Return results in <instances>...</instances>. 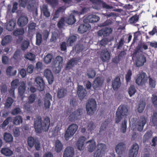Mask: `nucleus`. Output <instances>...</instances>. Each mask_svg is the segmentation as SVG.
<instances>
[{
    "instance_id": "nucleus-2",
    "label": "nucleus",
    "mask_w": 157,
    "mask_h": 157,
    "mask_svg": "<svg viewBox=\"0 0 157 157\" xmlns=\"http://www.w3.org/2000/svg\"><path fill=\"white\" fill-rule=\"evenodd\" d=\"M62 57L58 56L53 60L52 63V69L56 73H59L62 67L63 63Z\"/></svg>"
},
{
    "instance_id": "nucleus-48",
    "label": "nucleus",
    "mask_w": 157,
    "mask_h": 157,
    "mask_svg": "<svg viewBox=\"0 0 157 157\" xmlns=\"http://www.w3.org/2000/svg\"><path fill=\"white\" fill-rule=\"evenodd\" d=\"M152 121L155 128H157V111L154 112L152 117Z\"/></svg>"
},
{
    "instance_id": "nucleus-45",
    "label": "nucleus",
    "mask_w": 157,
    "mask_h": 157,
    "mask_svg": "<svg viewBox=\"0 0 157 157\" xmlns=\"http://www.w3.org/2000/svg\"><path fill=\"white\" fill-rule=\"evenodd\" d=\"M145 106V103L144 101H140L139 103L138 108V111L140 113L143 112Z\"/></svg>"
},
{
    "instance_id": "nucleus-39",
    "label": "nucleus",
    "mask_w": 157,
    "mask_h": 157,
    "mask_svg": "<svg viewBox=\"0 0 157 157\" xmlns=\"http://www.w3.org/2000/svg\"><path fill=\"white\" fill-rule=\"evenodd\" d=\"M15 23L13 20H10L6 25V29L9 31H12L15 28Z\"/></svg>"
},
{
    "instance_id": "nucleus-43",
    "label": "nucleus",
    "mask_w": 157,
    "mask_h": 157,
    "mask_svg": "<svg viewBox=\"0 0 157 157\" xmlns=\"http://www.w3.org/2000/svg\"><path fill=\"white\" fill-rule=\"evenodd\" d=\"M45 1L52 8L55 7L58 4V0H46Z\"/></svg>"
},
{
    "instance_id": "nucleus-13",
    "label": "nucleus",
    "mask_w": 157,
    "mask_h": 157,
    "mask_svg": "<svg viewBox=\"0 0 157 157\" xmlns=\"http://www.w3.org/2000/svg\"><path fill=\"white\" fill-rule=\"evenodd\" d=\"M138 149L139 146L137 144H133L129 151V157H136L138 153Z\"/></svg>"
},
{
    "instance_id": "nucleus-24",
    "label": "nucleus",
    "mask_w": 157,
    "mask_h": 157,
    "mask_svg": "<svg viewBox=\"0 0 157 157\" xmlns=\"http://www.w3.org/2000/svg\"><path fill=\"white\" fill-rule=\"evenodd\" d=\"M66 8L67 7L65 6H62L59 7L58 9L56 11L52 18V20L55 21L56 18L59 17L60 13L64 12Z\"/></svg>"
},
{
    "instance_id": "nucleus-58",
    "label": "nucleus",
    "mask_w": 157,
    "mask_h": 157,
    "mask_svg": "<svg viewBox=\"0 0 157 157\" xmlns=\"http://www.w3.org/2000/svg\"><path fill=\"white\" fill-rule=\"evenodd\" d=\"M34 140L32 137H30L28 138V143L30 147H32L34 144Z\"/></svg>"
},
{
    "instance_id": "nucleus-54",
    "label": "nucleus",
    "mask_w": 157,
    "mask_h": 157,
    "mask_svg": "<svg viewBox=\"0 0 157 157\" xmlns=\"http://www.w3.org/2000/svg\"><path fill=\"white\" fill-rule=\"evenodd\" d=\"M139 17L137 15H134L131 17L129 19V22L131 23H134L138 20Z\"/></svg>"
},
{
    "instance_id": "nucleus-47",
    "label": "nucleus",
    "mask_w": 157,
    "mask_h": 157,
    "mask_svg": "<svg viewBox=\"0 0 157 157\" xmlns=\"http://www.w3.org/2000/svg\"><path fill=\"white\" fill-rule=\"evenodd\" d=\"M25 33L24 30L23 28L18 29L14 31L13 35L16 36L22 35Z\"/></svg>"
},
{
    "instance_id": "nucleus-12",
    "label": "nucleus",
    "mask_w": 157,
    "mask_h": 157,
    "mask_svg": "<svg viewBox=\"0 0 157 157\" xmlns=\"http://www.w3.org/2000/svg\"><path fill=\"white\" fill-rule=\"evenodd\" d=\"M35 82L36 84L37 89L40 91H42L44 86V83L42 78L40 77H37L35 78Z\"/></svg>"
},
{
    "instance_id": "nucleus-23",
    "label": "nucleus",
    "mask_w": 157,
    "mask_h": 157,
    "mask_svg": "<svg viewBox=\"0 0 157 157\" xmlns=\"http://www.w3.org/2000/svg\"><path fill=\"white\" fill-rule=\"evenodd\" d=\"M86 140L85 137L83 136L80 137L78 141L77 146L80 151L83 150L85 148L84 143Z\"/></svg>"
},
{
    "instance_id": "nucleus-62",
    "label": "nucleus",
    "mask_w": 157,
    "mask_h": 157,
    "mask_svg": "<svg viewBox=\"0 0 157 157\" xmlns=\"http://www.w3.org/2000/svg\"><path fill=\"white\" fill-rule=\"evenodd\" d=\"M132 33H129L125 34L122 37L121 39H131L132 37Z\"/></svg>"
},
{
    "instance_id": "nucleus-10",
    "label": "nucleus",
    "mask_w": 157,
    "mask_h": 157,
    "mask_svg": "<svg viewBox=\"0 0 157 157\" xmlns=\"http://www.w3.org/2000/svg\"><path fill=\"white\" fill-rule=\"evenodd\" d=\"M112 32V29L111 28L105 27L99 30L98 32V35L99 36L105 37L109 35Z\"/></svg>"
},
{
    "instance_id": "nucleus-50",
    "label": "nucleus",
    "mask_w": 157,
    "mask_h": 157,
    "mask_svg": "<svg viewBox=\"0 0 157 157\" xmlns=\"http://www.w3.org/2000/svg\"><path fill=\"white\" fill-rule=\"evenodd\" d=\"M52 59V55L49 54L45 57L44 61L46 63L48 64L51 62Z\"/></svg>"
},
{
    "instance_id": "nucleus-37",
    "label": "nucleus",
    "mask_w": 157,
    "mask_h": 157,
    "mask_svg": "<svg viewBox=\"0 0 157 157\" xmlns=\"http://www.w3.org/2000/svg\"><path fill=\"white\" fill-rule=\"evenodd\" d=\"M25 91V84L24 82L21 83V85L18 88V93L19 95L22 96Z\"/></svg>"
},
{
    "instance_id": "nucleus-20",
    "label": "nucleus",
    "mask_w": 157,
    "mask_h": 157,
    "mask_svg": "<svg viewBox=\"0 0 157 157\" xmlns=\"http://www.w3.org/2000/svg\"><path fill=\"white\" fill-rule=\"evenodd\" d=\"M74 154V149L71 147H68L64 151L63 157H73Z\"/></svg>"
},
{
    "instance_id": "nucleus-63",
    "label": "nucleus",
    "mask_w": 157,
    "mask_h": 157,
    "mask_svg": "<svg viewBox=\"0 0 157 157\" xmlns=\"http://www.w3.org/2000/svg\"><path fill=\"white\" fill-rule=\"evenodd\" d=\"M12 121V118L11 117H8L3 122L2 126L5 127L6 126L9 122Z\"/></svg>"
},
{
    "instance_id": "nucleus-33",
    "label": "nucleus",
    "mask_w": 157,
    "mask_h": 157,
    "mask_svg": "<svg viewBox=\"0 0 157 157\" xmlns=\"http://www.w3.org/2000/svg\"><path fill=\"white\" fill-rule=\"evenodd\" d=\"M121 85L120 78L117 77L114 79L112 82V86L114 90H117L119 88Z\"/></svg>"
},
{
    "instance_id": "nucleus-27",
    "label": "nucleus",
    "mask_w": 157,
    "mask_h": 157,
    "mask_svg": "<svg viewBox=\"0 0 157 157\" xmlns=\"http://www.w3.org/2000/svg\"><path fill=\"white\" fill-rule=\"evenodd\" d=\"M125 146L123 143H119L115 148L116 152L119 154H122L125 150Z\"/></svg>"
},
{
    "instance_id": "nucleus-49",
    "label": "nucleus",
    "mask_w": 157,
    "mask_h": 157,
    "mask_svg": "<svg viewBox=\"0 0 157 157\" xmlns=\"http://www.w3.org/2000/svg\"><path fill=\"white\" fill-rule=\"evenodd\" d=\"M26 59L29 60L30 61H33L35 58V55L31 53H29L25 55V56Z\"/></svg>"
},
{
    "instance_id": "nucleus-6",
    "label": "nucleus",
    "mask_w": 157,
    "mask_h": 157,
    "mask_svg": "<svg viewBox=\"0 0 157 157\" xmlns=\"http://www.w3.org/2000/svg\"><path fill=\"white\" fill-rule=\"evenodd\" d=\"M97 151L94 153V157H102L106 151V147L104 144L99 143L97 144Z\"/></svg>"
},
{
    "instance_id": "nucleus-5",
    "label": "nucleus",
    "mask_w": 157,
    "mask_h": 157,
    "mask_svg": "<svg viewBox=\"0 0 157 157\" xmlns=\"http://www.w3.org/2000/svg\"><path fill=\"white\" fill-rule=\"evenodd\" d=\"M96 102L93 99H89L86 104V109L87 113L89 115L94 113L96 110Z\"/></svg>"
},
{
    "instance_id": "nucleus-18",
    "label": "nucleus",
    "mask_w": 157,
    "mask_h": 157,
    "mask_svg": "<svg viewBox=\"0 0 157 157\" xmlns=\"http://www.w3.org/2000/svg\"><path fill=\"white\" fill-rule=\"evenodd\" d=\"M64 18L66 22L69 25H73L76 21L75 15L73 13H71L69 15L64 17Z\"/></svg>"
},
{
    "instance_id": "nucleus-29",
    "label": "nucleus",
    "mask_w": 157,
    "mask_h": 157,
    "mask_svg": "<svg viewBox=\"0 0 157 157\" xmlns=\"http://www.w3.org/2000/svg\"><path fill=\"white\" fill-rule=\"evenodd\" d=\"M41 13L43 14L46 17H48L50 16V13L48 9V6L47 5L43 4L40 7Z\"/></svg>"
},
{
    "instance_id": "nucleus-34",
    "label": "nucleus",
    "mask_w": 157,
    "mask_h": 157,
    "mask_svg": "<svg viewBox=\"0 0 157 157\" xmlns=\"http://www.w3.org/2000/svg\"><path fill=\"white\" fill-rule=\"evenodd\" d=\"M79 59H72L68 62L67 64L66 69H71L75 65H76L78 62Z\"/></svg>"
},
{
    "instance_id": "nucleus-42",
    "label": "nucleus",
    "mask_w": 157,
    "mask_h": 157,
    "mask_svg": "<svg viewBox=\"0 0 157 157\" xmlns=\"http://www.w3.org/2000/svg\"><path fill=\"white\" fill-rule=\"evenodd\" d=\"M87 75L89 78H93L96 75L95 71L92 69H90L87 71Z\"/></svg>"
},
{
    "instance_id": "nucleus-44",
    "label": "nucleus",
    "mask_w": 157,
    "mask_h": 157,
    "mask_svg": "<svg viewBox=\"0 0 157 157\" xmlns=\"http://www.w3.org/2000/svg\"><path fill=\"white\" fill-rule=\"evenodd\" d=\"M13 102V100L11 98L9 97L6 100L5 105V108H10Z\"/></svg>"
},
{
    "instance_id": "nucleus-15",
    "label": "nucleus",
    "mask_w": 157,
    "mask_h": 157,
    "mask_svg": "<svg viewBox=\"0 0 157 157\" xmlns=\"http://www.w3.org/2000/svg\"><path fill=\"white\" fill-rule=\"evenodd\" d=\"M100 20L99 17L96 15L91 14L88 16L83 21L85 22L94 23Z\"/></svg>"
},
{
    "instance_id": "nucleus-14",
    "label": "nucleus",
    "mask_w": 157,
    "mask_h": 157,
    "mask_svg": "<svg viewBox=\"0 0 157 157\" xmlns=\"http://www.w3.org/2000/svg\"><path fill=\"white\" fill-rule=\"evenodd\" d=\"M86 89L82 86H78L77 93L78 97L81 100L83 99L86 96Z\"/></svg>"
},
{
    "instance_id": "nucleus-59",
    "label": "nucleus",
    "mask_w": 157,
    "mask_h": 157,
    "mask_svg": "<svg viewBox=\"0 0 157 157\" xmlns=\"http://www.w3.org/2000/svg\"><path fill=\"white\" fill-rule=\"evenodd\" d=\"M19 6L25 8L28 2V0H19Z\"/></svg>"
},
{
    "instance_id": "nucleus-30",
    "label": "nucleus",
    "mask_w": 157,
    "mask_h": 157,
    "mask_svg": "<svg viewBox=\"0 0 157 157\" xmlns=\"http://www.w3.org/2000/svg\"><path fill=\"white\" fill-rule=\"evenodd\" d=\"M55 149L57 152H60L63 148V145L61 142L58 140L56 141L54 144Z\"/></svg>"
},
{
    "instance_id": "nucleus-31",
    "label": "nucleus",
    "mask_w": 157,
    "mask_h": 157,
    "mask_svg": "<svg viewBox=\"0 0 157 157\" xmlns=\"http://www.w3.org/2000/svg\"><path fill=\"white\" fill-rule=\"evenodd\" d=\"M93 4V8L97 10H100L102 8V2L97 0H91Z\"/></svg>"
},
{
    "instance_id": "nucleus-61",
    "label": "nucleus",
    "mask_w": 157,
    "mask_h": 157,
    "mask_svg": "<svg viewBox=\"0 0 157 157\" xmlns=\"http://www.w3.org/2000/svg\"><path fill=\"white\" fill-rule=\"evenodd\" d=\"M34 67L31 64L28 65L27 66V71L28 73L31 74L33 72Z\"/></svg>"
},
{
    "instance_id": "nucleus-36",
    "label": "nucleus",
    "mask_w": 157,
    "mask_h": 157,
    "mask_svg": "<svg viewBox=\"0 0 157 157\" xmlns=\"http://www.w3.org/2000/svg\"><path fill=\"white\" fill-rule=\"evenodd\" d=\"M6 75L9 76H13L15 75L17 73V71L14 69L13 67L10 66L8 67L6 70Z\"/></svg>"
},
{
    "instance_id": "nucleus-4",
    "label": "nucleus",
    "mask_w": 157,
    "mask_h": 157,
    "mask_svg": "<svg viewBox=\"0 0 157 157\" xmlns=\"http://www.w3.org/2000/svg\"><path fill=\"white\" fill-rule=\"evenodd\" d=\"M78 128V126L75 124H72L69 126L64 135L65 139L68 140L75 133Z\"/></svg>"
},
{
    "instance_id": "nucleus-28",
    "label": "nucleus",
    "mask_w": 157,
    "mask_h": 157,
    "mask_svg": "<svg viewBox=\"0 0 157 157\" xmlns=\"http://www.w3.org/2000/svg\"><path fill=\"white\" fill-rule=\"evenodd\" d=\"M67 90L63 88L59 89L57 90V96L59 98H61L65 97L67 94Z\"/></svg>"
},
{
    "instance_id": "nucleus-41",
    "label": "nucleus",
    "mask_w": 157,
    "mask_h": 157,
    "mask_svg": "<svg viewBox=\"0 0 157 157\" xmlns=\"http://www.w3.org/2000/svg\"><path fill=\"white\" fill-rule=\"evenodd\" d=\"M22 119L20 116H17L13 118V122L16 125H18L22 123Z\"/></svg>"
},
{
    "instance_id": "nucleus-32",
    "label": "nucleus",
    "mask_w": 157,
    "mask_h": 157,
    "mask_svg": "<svg viewBox=\"0 0 157 157\" xmlns=\"http://www.w3.org/2000/svg\"><path fill=\"white\" fill-rule=\"evenodd\" d=\"M52 100V97L49 93H47L45 98L44 106L47 109L49 108L50 105V101Z\"/></svg>"
},
{
    "instance_id": "nucleus-60",
    "label": "nucleus",
    "mask_w": 157,
    "mask_h": 157,
    "mask_svg": "<svg viewBox=\"0 0 157 157\" xmlns=\"http://www.w3.org/2000/svg\"><path fill=\"white\" fill-rule=\"evenodd\" d=\"M19 83V81L18 79H15L14 80L11 82V85L12 88L13 89L16 88Z\"/></svg>"
},
{
    "instance_id": "nucleus-35",
    "label": "nucleus",
    "mask_w": 157,
    "mask_h": 157,
    "mask_svg": "<svg viewBox=\"0 0 157 157\" xmlns=\"http://www.w3.org/2000/svg\"><path fill=\"white\" fill-rule=\"evenodd\" d=\"M4 140L5 142L7 143L12 142L13 141V137L10 133L5 132L3 135Z\"/></svg>"
},
{
    "instance_id": "nucleus-9",
    "label": "nucleus",
    "mask_w": 157,
    "mask_h": 157,
    "mask_svg": "<svg viewBox=\"0 0 157 157\" xmlns=\"http://www.w3.org/2000/svg\"><path fill=\"white\" fill-rule=\"evenodd\" d=\"M136 65L138 67L143 66L146 61L145 57L141 54L138 55L137 53H136Z\"/></svg>"
},
{
    "instance_id": "nucleus-64",
    "label": "nucleus",
    "mask_w": 157,
    "mask_h": 157,
    "mask_svg": "<svg viewBox=\"0 0 157 157\" xmlns=\"http://www.w3.org/2000/svg\"><path fill=\"white\" fill-rule=\"evenodd\" d=\"M157 27L155 26L153 29L151 31L149 32V34L151 36L153 35L156 33V35H157Z\"/></svg>"
},
{
    "instance_id": "nucleus-40",
    "label": "nucleus",
    "mask_w": 157,
    "mask_h": 157,
    "mask_svg": "<svg viewBox=\"0 0 157 157\" xmlns=\"http://www.w3.org/2000/svg\"><path fill=\"white\" fill-rule=\"evenodd\" d=\"M36 26V24L34 22L30 23L29 25L28 28V34H32V33L35 29V27Z\"/></svg>"
},
{
    "instance_id": "nucleus-38",
    "label": "nucleus",
    "mask_w": 157,
    "mask_h": 157,
    "mask_svg": "<svg viewBox=\"0 0 157 157\" xmlns=\"http://www.w3.org/2000/svg\"><path fill=\"white\" fill-rule=\"evenodd\" d=\"M1 151L2 154L7 156H10L13 154V151L7 148H2Z\"/></svg>"
},
{
    "instance_id": "nucleus-21",
    "label": "nucleus",
    "mask_w": 157,
    "mask_h": 157,
    "mask_svg": "<svg viewBox=\"0 0 157 157\" xmlns=\"http://www.w3.org/2000/svg\"><path fill=\"white\" fill-rule=\"evenodd\" d=\"M146 123V118L143 117H141L137 122L136 125V127L138 130L140 131H142Z\"/></svg>"
},
{
    "instance_id": "nucleus-16",
    "label": "nucleus",
    "mask_w": 157,
    "mask_h": 157,
    "mask_svg": "<svg viewBox=\"0 0 157 157\" xmlns=\"http://www.w3.org/2000/svg\"><path fill=\"white\" fill-rule=\"evenodd\" d=\"M44 75L47 78L49 83L51 84L53 81V76L51 71L49 69L45 70L44 71Z\"/></svg>"
},
{
    "instance_id": "nucleus-3",
    "label": "nucleus",
    "mask_w": 157,
    "mask_h": 157,
    "mask_svg": "<svg viewBox=\"0 0 157 157\" xmlns=\"http://www.w3.org/2000/svg\"><path fill=\"white\" fill-rule=\"evenodd\" d=\"M128 114V110L124 106H120L118 107L116 113V122L119 123L121 119L124 117Z\"/></svg>"
},
{
    "instance_id": "nucleus-26",
    "label": "nucleus",
    "mask_w": 157,
    "mask_h": 157,
    "mask_svg": "<svg viewBox=\"0 0 157 157\" xmlns=\"http://www.w3.org/2000/svg\"><path fill=\"white\" fill-rule=\"evenodd\" d=\"M86 144H89L87 148L88 151L90 152H93L96 147V142L93 140H90L86 142Z\"/></svg>"
},
{
    "instance_id": "nucleus-55",
    "label": "nucleus",
    "mask_w": 157,
    "mask_h": 157,
    "mask_svg": "<svg viewBox=\"0 0 157 157\" xmlns=\"http://www.w3.org/2000/svg\"><path fill=\"white\" fill-rule=\"evenodd\" d=\"M132 75V73L131 71L128 70L126 75L125 78L127 82H128L130 80L131 76Z\"/></svg>"
},
{
    "instance_id": "nucleus-11",
    "label": "nucleus",
    "mask_w": 157,
    "mask_h": 157,
    "mask_svg": "<svg viewBox=\"0 0 157 157\" xmlns=\"http://www.w3.org/2000/svg\"><path fill=\"white\" fill-rule=\"evenodd\" d=\"M110 59V54L107 49L103 50L101 54V59L103 62H107Z\"/></svg>"
},
{
    "instance_id": "nucleus-8",
    "label": "nucleus",
    "mask_w": 157,
    "mask_h": 157,
    "mask_svg": "<svg viewBox=\"0 0 157 157\" xmlns=\"http://www.w3.org/2000/svg\"><path fill=\"white\" fill-rule=\"evenodd\" d=\"M147 80V76L146 74L142 72L137 75L136 82L138 85L141 86L144 85L146 82Z\"/></svg>"
},
{
    "instance_id": "nucleus-7",
    "label": "nucleus",
    "mask_w": 157,
    "mask_h": 157,
    "mask_svg": "<svg viewBox=\"0 0 157 157\" xmlns=\"http://www.w3.org/2000/svg\"><path fill=\"white\" fill-rule=\"evenodd\" d=\"M82 113V109H78L72 112L69 117V120L71 121H75L80 118Z\"/></svg>"
},
{
    "instance_id": "nucleus-25",
    "label": "nucleus",
    "mask_w": 157,
    "mask_h": 157,
    "mask_svg": "<svg viewBox=\"0 0 157 157\" xmlns=\"http://www.w3.org/2000/svg\"><path fill=\"white\" fill-rule=\"evenodd\" d=\"M28 19L27 17L21 16L18 19L17 24L20 27H23L26 25L28 23Z\"/></svg>"
},
{
    "instance_id": "nucleus-19",
    "label": "nucleus",
    "mask_w": 157,
    "mask_h": 157,
    "mask_svg": "<svg viewBox=\"0 0 157 157\" xmlns=\"http://www.w3.org/2000/svg\"><path fill=\"white\" fill-rule=\"evenodd\" d=\"M104 82L103 79L101 77H98L94 81L93 87L94 89H97L101 87Z\"/></svg>"
},
{
    "instance_id": "nucleus-57",
    "label": "nucleus",
    "mask_w": 157,
    "mask_h": 157,
    "mask_svg": "<svg viewBox=\"0 0 157 157\" xmlns=\"http://www.w3.org/2000/svg\"><path fill=\"white\" fill-rule=\"evenodd\" d=\"M29 45V42L26 40H24L22 42L21 47L22 49L25 50L28 48Z\"/></svg>"
},
{
    "instance_id": "nucleus-46",
    "label": "nucleus",
    "mask_w": 157,
    "mask_h": 157,
    "mask_svg": "<svg viewBox=\"0 0 157 157\" xmlns=\"http://www.w3.org/2000/svg\"><path fill=\"white\" fill-rule=\"evenodd\" d=\"M65 19L64 17H62L59 21L57 26L59 29L62 28L65 25Z\"/></svg>"
},
{
    "instance_id": "nucleus-17",
    "label": "nucleus",
    "mask_w": 157,
    "mask_h": 157,
    "mask_svg": "<svg viewBox=\"0 0 157 157\" xmlns=\"http://www.w3.org/2000/svg\"><path fill=\"white\" fill-rule=\"evenodd\" d=\"M36 95L35 94H31L28 97V103H26L25 106V108L27 110L29 111V110L30 106L29 104H31L33 103L36 99Z\"/></svg>"
},
{
    "instance_id": "nucleus-51",
    "label": "nucleus",
    "mask_w": 157,
    "mask_h": 157,
    "mask_svg": "<svg viewBox=\"0 0 157 157\" xmlns=\"http://www.w3.org/2000/svg\"><path fill=\"white\" fill-rule=\"evenodd\" d=\"M136 90L133 86H131L128 89V92L130 97L133 95L136 92Z\"/></svg>"
},
{
    "instance_id": "nucleus-22",
    "label": "nucleus",
    "mask_w": 157,
    "mask_h": 157,
    "mask_svg": "<svg viewBox=\"0 0 157 157\" xmlns=\"http://www.w3.org/2000/svg\"><path fill=\"white\" fill-rule=\"evenodd\" d=\"M90 25L86 22V23L84 24H81L80 25L78 28V31L81 33H83L90 29Z\"/></svg>"
},
{
    "instance_id": "nucleus-1",
    "label": "nucleus",
    "mask_w": 157,
    "mask_h": 157,
    "mask_svg": "<svg viewBox=\"0 0 157 157\" xmlns=\"http://www.w3.org/2000/svg\"><path fill=\"white\" fill-rule=\"evenodd\" d=\"M50 124V120L47 117H45L42 120L40 116H37L34 121V127L36 132L40 133L42 132L47 131Z\"/></svg>"
},
{
    "instance_id": "nucleus-56",
    "label": "nucleus",
    "mask_w": 157,
    "mask_h": 157,
    "mask_svg": "<svg viewBox=\"0 0 157 157\" xmlns=\"http://www.w3.org/2000/svg\"><path fill=\"white\" fill-rule=\"evenodd\" d=\"M13 136L14 137H17L20 135L19 129L17 128H15L13 129Z\"/></svg>"
},
{
    "instance_id": "nucleus-52",
    "label": "nucleus",
    "mask_w": 157,
    "mask_h": 157,
    "mask_svg": "<svg viewBox=\"0 0 157 157\" xmlns=\"http://www.w3.org/2000/svg\"><path fill=\"white\" fill-rule=\"evenodd\" d=\"M134 38L133 39H142L141 33L140 31H137L133 33Z\"/></svg>"
},
{
    "instance_id": "nucleus-53",
    "label": "nucleus",
    "mask_w": 157,
    "mask_h": 157,
    "mask_svg": "<svg viewBox=\"0 0 157 157\" xmlns=\"http://www.w3.org/2000/svg\"><path fill=\"white\" fill-rule=\"evenodd\" d=\"M149 87L151 88H154L156 85L155 81L150 78H149Z\"/></svg>"
}]
</instances>
